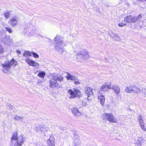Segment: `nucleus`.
Instances as JSON below:
<instances>
[{"instance_id": "obj_18", "label": "nucleus", "mask_w": 146, "mask_h": 146, "mask_svg": "<svg viewBox=\"0 0 146 146\" xmlns=\"http://www.w3.org/2000/svg\"><path fill=\"white\" fill-rule=\"evenodd\" d=\"M36 130L38 131L42 132L45 129V128L44 127V125L43 123L40 124L38 127L36 128Z\"/></svg>"}, {"instance_id": "obj_6", "label": "nucleus", "mask_w": 146, "mask_h": 146, "mask_svg": "<svg viewBox=\"0 0 146 146\" xmlns=\"http://www.w3.org/2000/svg\"><path fill=\"white\" fill-rule=\"evenodd\" d=\"M102 118L104 119H107L111 122H117V119L113 116L111 113H104L102 116Z\"/></svg>"}, {"instance_id": "obj_13", "label": "nucleus", "mask_w": 146, "mask_h": 146, "mask_svg": "<svg viewBox=\"0 0 146 146\" xmlns=\"http://www.w3.org/2000/svg\"><path fill=\"white\" fill-rule=\"evenodd\" d=\"M54 139L53 135H50V138L47 140V143L48 146H55L54 144Z\"/></svg>"}, {"instance_id": "obj_8", "label": "nucleus", "mask_w": 146, "mask_h": 146, "mask_svg": "<svg viewBox=\"0 0 146 146\" xmlns=\"http://www.w3.org/2000/svg\"><path fill=\"white\" fill-rule=\"evenodd\" d=\"M89 55L87 50H81L79 53H77L76 58L79 60L80 59L84 60L89 58Z\"/></svg>"}, {"instance_id": "obj_19", "label": "nucleus", "mask_w": 146, "mask_h": 146, "mask_svg": "<svg viewBox=\"0 0 146 146\" xmlns=\"http://www.w3.org/2000/svg\"><path fill=\"white\" fill-rule=\"evenodd\" d=\"M68 92L71 95L69 97L70 98H74L76 97V94L73 90L71 89H69L68 90Z\"/></svg>"}, {"instance_id": "obj_15", "label": "nucleus", "mask_w": 146, "mask_h": 146, "mask_svg": "<svg viewBox=\"0 0 146 146\" xmlns=\"http://www.w3.org/2000/svg\"><path fill=\"white\" fill-rule=\"evenodd\" d=\"M72 111L76 117H79L81 115V113L78 111V108H73L72 109Z\"/></svg>"}, {"instance_id": "obj_32", "label": "nucleus", "mask_w": 146, "mask_h": 146, "mask_svg": "<svg viewBox=\"0 0 146 146\" xmlns=\"http://www.w3.org/2000/svg\"><path fill=\"white\" fill-rule=\"evenodd\" d=\"M126 25V24L125 23H120L118 24V25L119 27H122L123 26H125Z\"/></svg>"}, {"instance_id": "obj_23", "label": "nucleus", "mask_w": 146, "mask_h": 146, "mask_svg": "<svg viewBox=\"0 0 146 146\" xmlns=\"http://www.w3.org/2000/svg\"><path fill=\"white\" fill-rule=\"evenodd\" d=\"M31 53L29 51H25L23 53V56L27 57L31 56Z\"/></svg>"}, {"instance_id": "obj_35", "label": "nucleus", "mask_w": 146, "mask_h": 146, "mask_svg": "<svg viewBox=\"0 0 146 146\" xmlns=\"http://www.w3.org/2000/svg\"><path fill=\"white\" fill-rule=\"evenodd\" d=\"M76 95H77V96L79 97H80L82 96L81 93L80 91H79L77 94H76Z\"/></svg>"}, {"instance_id": "obj_17", "label": "nucleus", "mask_w": 146, "mask_h": 146, "mask_svg": "<svg viewBox=\"0 0 146 146\" xmlns=\"http://www.w3.org/2000/svg\"><path fill=\"white\" fill-rule=\"evenodd\" d=\"M17 19L14 17L10 20L9 23L11 26L14 27L17 25Z\"/></svg>"}, {"instance_id": "obj_1", "label": "nucleus", "mask_w": 146, "mask_h": 146, "mask_svg": "<svg viewBox=\"0 0 146 146\" xmlns=\"http://www.w3.org/2000/svg\"><path fill=\"white\" fill-rule=\"evenodd\" d=\"M63 39L62 37L57 35L54 39V41L56 43L55 47L56 50L62 53L64 51L63 47L67 45L66 42H64Z\"/></svg>"}, {"instance_id": "obj_28", "label": "nucleus", "mask_w": 146, "mask_h": 146, "mask_svg": "<svg viewBox=\"0 0 146 146\" xmlns=\"http://www.w3.org/2000/svg\"><path fill=\"white\" fill-rule=\"evenodd\" d=\"M82 105L84 106H85L87 104V100L86 99H84L82 101Z\"/></svg>"}, {"instance_id": "obj_31", "label": "nucleus", "mask_w": 146, "mask_h": 146, "mask_svg": "<svg viewBox=\"0 0 146 146\" xmlns=\"http://www.w3.org/2000/svg\"><path fill=\"white\" fill-rule=\"evenodd\" d=\"M79 80L78 79V80H75L74 81V83L76 85H78L80 83V82L79 81Z\"/></svg>"}, {"instance_id": "obj_10", "label": "nucleus", "mask_w": 146, "mask_h": 146, "mask_svg": "<svg viewBox=\"0 0 146 146\" xmlns=\"http://www.w3.org/2000/svg\"><path fill=\"white\" fill-rule=\"evenodd\" d=\"M25 139L22 135H20L18 137L17 140L15 142L14 146H21L23 144Z\"/></svg>"}, {"instance_id": "obj_11", "label": "nucleus", "mask_w": 146, "mask_h": 146, "mask_svg": "<svg viewBox=\"0 0 146 146\" xmlns=\"http://www.w3.org/2000/svg\"><path fill=\"white\" fill-rule=\"evenodd\" d=\"M110 89H112L114 90L116 95H117L120 93V88L118 85L114 84L112 85L111 84H110Z\"/></svg>"}, {"instance_id": "obj_9", "label": "nucleus", "mask_w": 146, "mask_h": 146, "mask_svg": "<svg viewBox=\"0 0 146 146\" xmlns=\"http://www.w3.org/2000/svg\"><path fill=\"white\" fill-rule=\"evenodd\" d=\"M145 140L143 137H137L134 139V143L135 146H142V145Z\"/></svg>"}, {"instance_id": "obj_38", "label": "nucleus", "mask_w": 146, "mask_h": 146, "mask_svg": "<svg viewBox=\"0 0 146 146\" xmlns=\"http://www.w3.org/2000/svg\"><path fill=\"white\" fill-rule=\"evenodd\" d=\"M4 34L3 30L0 31V36L3 35Z\"/></svg>"}, {"instance_id": "obj_24", "label": "nucleus", "mask_w": 146, "mask_h": 146, "mask_svg": "<svg viewBox=\"0 0 146 146\" xmlns=\"http://www.w3.org/2000/svg\"><path fill=\"white\" fill-rule=\"evenodd\" d=\"M9 36H7L6 35H5V37L4 38H2L1 39L2 41L3 42H4L5 43H7V40H8V37Z\"/></svg>"}, {"instance_id": "obj_25", "label": "nucleus", "mask_w": 146, "mask_h": 146, "mask_svg": "<svg viewBox=\"0 0 146 146\" xmlns=\"http://www.w3.org/2000/svg\"><path fill=\"white\" fill-rule=\"evenodd\" d=\"M31 65L34 67H37L39 65V64L38 63L35 62L33 61L32 62V63L31 64Z\"/></svg>"}, {"instance_id": "obj_34", "label": "nucleus", "mask_w": 146, "mask_h": 146, "mask_svg": "<svg viewBox=\"0 0 146 146\" xmlns=\"http://www.w3.org/2000/svg\"><path fill=\"white\" fill-rule=\"evenodd\" d=\"M33 61L31 59H28L27 61V62L30 65H31V64L32 63V62Z\"/></svg>"}, {"instance_id": "obj_26", "label": "nucleus", "mask_w": 146, "mask_h": 146, "mask_svg": "<svg viewBox=\"0 0 146 146\" xmlns=\"http://www.w3.org/2000/svg\"><path fill=\"white\" fill-rule=\"evenodd\" d=\"M10 15V12L9 11L6 12L4 14V16L6 19H7L9 17V15Z\"/></svg>"}, {"instance_id": "obj_3", "label": "nucleus", "mask_w": 146, "mask_h": 146, "mask_svg": "<svg viewBox=\"0 0 146 146\" xmlns=\"http://www.w3.org/2000/svg\"><path fill=\"white\" fill-rule=\"evenodd\" d=\"M110 84L109 85L106 84H104L101 87L100 90L99 91V93L100 96L99 95L98 98L99 101L100 102L102 105H103L104 104L105 98L103 94H104L109 89H110Z\"/></svg>"}, {"instance_id": "obj_42", "label": "nucleus", "mask_w": 146, "mask_h": 146, "mask_svg": "<svg viewBox=\"0 0 146 146\" xmlns=\"http://www.w3.org/2000/svg\"><path fill=\"white\" fill-rule=\"evenodd\" d=\"M114 38L115 39H116V38L118 37V36L116 34H115L114 35Z\"/></svg>"}, {"instance_id": "obj_43", "label": "nucleus", "mask_w": 146, "mask_h": 146, "mask_svg": "<svg viewBox=\"0 0 146 146\" xmlns=\"http://www.w3.org/2000/svg\"><path fill=\"white\" fill-rule=\"evenodd\" d=\"M3 35H4V36H4V37H5V34H4Z\"/></svg>"}, {"instance_id": "obj_7", "label": "nucleus", "mask_w": 146, "mask_h": 146, "mask_svg": "<svg viewBox=\"0 0 146 146\" xmlns=\"http://www.w3.org/2000/svg\"><path fill=\"white\" fill-rule=\"evenodd\" d=\"M142 16L141 14H139L137 16L135 17L132 15L127 16L125 17L124 20L125 22H127L129 23H135L139 20L142 18Z\"/></svg>"}, {"instance_id": "obj_22", "label": "nucleus", "mask_w": 146, "mask_h": 146, "mask_svg": "<svg viewBox=\"0 0 146 146\" xmlns=\"http://www.w3.org/2000/svg\"><path fill=\"white\" fill-rule=\"evenodd\" d=\"M45 75V73L44 71H40L38 74V76L42 78H44Z\"/></svg>"}, {"instance_id": "obj_12", "label": "nucleus", "mask_w": 146, "mask_h": 146, "mask_svg": "<svg viewBox=\"0 0 146 146\" xmlns=\"http://www.w3.org/2000/svg\"><path fill=\"white\" fill-rule=\"evenodd\" d=\"M85 93L88 96V97L90 96L93 94L92 89L89 87L86 88L85 90Z\"/></svg>"}, {"instance_id": "obj_37", "label": "nucleus", "mask_w": 146, "mask_h": 146, "mask_svg": "<svg viewBox=\"0 0 146 146\" xmlns=\"http://www.w3.org/2000/svg\"><path fill=\"white\" fill-rule=\"evenodd\" d=\"M3 51V47L0 45V54Z\"/></svg>"}, {"instance_id": "obj_29", "label": "nucleus", "mask_w": 146, "mask_h": 146, "mask_svg": "<svg viewBox=\"0 0 146 146\" xmlns=\"http://www.w3.org/2000/svg\"><path fill=\"white\" fill-rule=\"evenodd\" d=\"M33 57L35 58H38L39 57V55L36 53L34 52H31Z\"/></svg>"}, {"instance_id": "obj_39", "label": "nucleus", "mask_w": 146, "mask_h": 146, "mask_svg": "<svg viewBox=\"0 0 146 146\" xmlns=\"http://www.w3.org/2000/svg\"><path fill=\"white\" fill-rule=\"evenodd\" d=\"M142 120L141 117V115H140L138 117V120L139 121L140 120Z\"/></svg>"}, {"instance_id": "obj_44", "label": "nucleus", "mask_w": 146, "mask_h": 146, "mask_svg": "<svg viewBox=\"0 0 146 146\" xmlns=\"http://www.w3.org/2000/svg\"><path fill=\"white\" fill-rule=\"evenodd\" d=\"M3 35H4V36H4V37H5V34H4Z\"/></svg>"}, {"instance_id": "obj_14", "label": "nucleus", "mask_w": 146, "mask_h": 146, "mask_svg": "<svg viewBox=\"0 0 146 146\" xmlns=\"http://www.w3.org/2000/svg\"><path fill=\"white\" fill-rule=\"evenodd\" d=\"M18 133L17 132L14 133L11 138V144H13L14 143V141L17 140L18 137Z\"/></svg>"}, {"instance_id": "obj_40", "label": "nucleus", "mask_w": 146, "mask_h": 146, "mask_svg": "<svg viewBox=\"0 0 146 146\" xmlns=\"http://www.w3.org/2000/svg\"><path fill=\"white\" fill-rule=\"evenodd\" d=\"M24 117H20L19 120L21 121H22L23 120V118Z\"/></svg>"}, {"instance_id": "obj_45", "label": "nucleus", "mask_w": 146, "mask_h": 146, "mask_svg": "<svg viewBox=\"0 0 146 146\" xmlns=\"http://www.w3.org/2000/svg\"><path fill=\"white\" fill-rule=\"evenodd\" d=\"M145 0L146 1V0Z\"/></svg>"}, {"instance_id": "obj_30", "label": "nucleus", "mask_w": 146, "mask_h": 146, "mask_svg": "<svg viewBox=\"0 0 146 146\" xmlns=\"http://www.w3.org/2000/svg\"><path fill=\"white\" fill-rule=\"evenodd\" d=\"M6 30L7 31L9 32L10 33H12V29L9 27H6Z\"/></svg>"}, {"instance_id": "obj_4", "label": "nucleus", "mask_w": 146, "mask_h": 146, "mask_svg": "<svg viewBox=\"0 0 146 146\" xmlns=\"http://www.w3.org/2000/svg\"><path fill=\"white\" fill-rule=\"evenodd\" d=\"M17 64V62L14 59H12L10 61L9 60L6 61L2 65L3 68L2 71L5 73H6L8 70L11 68V66L14 67Z\"/></svg>"}, {"instance_id": "obj_2", "label": "nucleus", "mask_w": 146, "mask_h": 146, "mask_svg": "<svg viewBox=\"0 0 146 146\" xmlns=\"http://www.w3.org/2000/svg\"><path fill=\"white\" fill-rule=\"evenodd\" d=\"M63 77L60 75H55L52 78V79L50 80V87L52 88H58L60 87V85L57 81L61 82L63 81Z\"/></svg>"}, {"instance_id": "obj_20", "label": "nucleus", "mask_w": 146, "mask_h": 146, "mask_svg": "<svg viewBox=\"0 0 146 146\" xmlns=\"http://www.w3.org/2000/svg\"><path fill=\"white\" fill-rule=\"evenodd\" d=\"M74 138H75L74 143L75 144H79L80 143V140L79 138H78V136L75 133H74Z\"/></svg>"}, {"instance_id": "obj_41", "label": "nucleus", "mask_w": 146, "mask_h": 146, "mask_svg": "<svg viewBox=\"0 0 146 146\" xmlns=\"http://www.w3.org/2000/svg\"><path fill=\"white\" fill-rule=\"evenodd\" d=\"M16 52L17 53H18L19 54H21V52L19 50H17L16 51Z\"/></svg>"}, {"instance_id": "obj_27", "label": "nucleus", "mask_w": 146, "mask_h": 146, "mask_svg": "<svg viewBox=\"0 0 146 146\" xmlns=\"http://www.w3.org/2000/svg\"><path fill=\"white\" fill-rule=\"evenodd\" d=\"M8 38L7 41V44H9L10 43H12L13 42V40L11 38L9 37H8Z\"/></svg>"}, {"instance_id": "obj_36", "label": "nucleus", "mask_w": 146, "mask_h": 146, "mask_svg": "<svg viewBox=\"0 0 146 146\" xmlns=\"http://www.w3.org/2000/svg\"><path fill=\"white\" fill-rule=\"evenodd\" d=\"M74 92H75L76 94H77L78 92L80 91L78 89L76 88L74 89Z\"/></svg>"}, {"instance_id": "obj_5", "label": "nucleus", "mask_w": 146, "mask_h": 146, "mask_svg": "<svg viewBox=\"0 0 146 146\" xmlns=\"http://www.w3.org/2000/svg\"><path fill=\"white\" fill-rule=\"evenodd\" d=\"M125 91L127 93H133L136 94H139L141 90L136 86L133 85L127 87L125 89Z\"/></svg>"}, {"instance_id": "obj_21", "label": "nucleus", "mask_w": 146, "mask_h": 146, "mask_svg": "<svg viewBox=\"0 0 146 146\" xmlns=\"http://www.w3.org/2000/svg\"><path fill=\"white\" fill-rule=\"evenodd\" d=\"M139 122V123L140 125L141 129H143L144 131H146V129L144 127V123L143 120H140Z\"/></svg>"}, {"instance_id": "obj_16", "label": "nucleus", "mask_w": 146, "mask_h": 146, "mask_svg": "<svg viewBox=\"0 0 146 146\" xmlns=\"http://www.w3.org/2000/svg\"><path fill=\"white\" fill-rule=\"evenodd\" d=\"M67 73L68 74V75L66 76V77L68 80H71L75 81L78 80L77 77L76 76L72 75L68 73Z\"/></svg>"}, {"instance_id": "obj_33", "label": "nucleus", "mask_w": 146, "mask_h": 146, "mask_svg": "<svg viewBox=\"0 0 146 146\" xmlns=\"http://www.w3.org/2000/svg\"><path fill=\"white\" fill-rule=\"evenodd\" d=\"M20 117L19 116L17 115H16L14 117V119L16 120H18L20 119Z\"/></svg>"}]
</instances>
